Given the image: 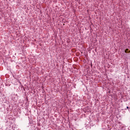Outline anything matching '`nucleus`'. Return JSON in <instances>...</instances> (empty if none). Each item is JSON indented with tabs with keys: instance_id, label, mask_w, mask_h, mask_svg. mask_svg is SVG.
<instances>
[{
	"instance_id": "obj_1",
	"label": "nucleus",
	"mask_w": 130,
	"mask_h": 130,
	"mask_svg": "<svg viewBox=\"0 0 130 130\" xmlns=\"http://www.w3.org/2000/svg\"><path fill=\"white\" fill-rule=\"evenodd\" d=\"M125 52L126 53L127 52H128V49H126L125 50Z\"/></svg>"
},
{
	"instance_id": "obj_2",
	"label": "nucleus",
	"mask_w": 130,
	"mask_h": 130,
	"mask_svg": "<svg viewBox=\"0 0 130 130\" xmlns=\"http://www.w3.org/2000/svg\"><path fill=\"white\" fill-rule=\"evenodd\" d=\"M126 108H127V109H128V107H127Z\"/></svg>"
}]
</instances>
